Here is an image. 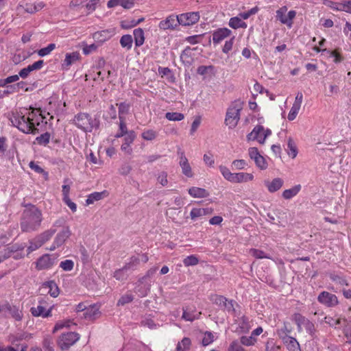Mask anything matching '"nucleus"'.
<instances>
[{"label":"nucleus","instance_id":"1","mask_svg":"<svg viewBox=\"0 0 351 351\" xmlns=\"http://www.w3.org/2000/svg\"><path fill=\"white\" fill-rule=\"evenodd\" d=\"M44 117L36 108H19L12 112L10 120L12 124L25 134H36L38 127L43 123Z\"/></svg>","mask_w":351,"mask_h":351},{"label":"nucleus","instance_id":"2","mask_svg":"<svg viewBox=\"0 0 351 351\" xmlns=\"http://www.w3.org/2000/svg\"><path fill=\"white\" fill-rule=\"evenodd\" d=\"M42 221V213L35 206L26 209L21 221V228L23 232H31L36 230Z\"/></svg>","mask_w":351,"mask_h":351},{"label":"nucleus","instance_id":"3","mask_svg":"<svg viewBox=\"0 0 351 351\" xmlns=\"http://www.w3.org/2000/svg\"><path fill=\"white\" fill-rule=\"evenodd\" d=\"M73 123L84 132H92L97 130L100 125L97 117H93L89 114L80 112L74 117Z\"/></svg>","mask_w":351,"mask_h":351},{"label":"nucleus","instance_id":"4","mask_svg":"<svg viewBox=\"0 0 351 351\" xmlns=\"http://www.w3.org/2000/svg\"><path fill=\"white\" fill-rule=\"evenodd\" d=\"M244 103L240 99H237L231 103L227 109L225 124L230 129H234L240 120V113L243 108Z\"/></svg>","mask_w":351,"mask_h":351},{"label":"nucleus","instance_id":"5","mask_svg":"<svg viewBox=\"0 0 351 351\" xmlns=\"http://www.w3.org/2000/svg\"><path fill=\"white\" fill-rule=\"evenodd\" d=\"M219 169L223 177L232 183H243L252 181L254 176L252 173L246 172L232 173L230 169L223 165H220Z\"/></svg>","mask_w":351,"mask_h":351},{"label":"nucleus","instance_id":"6","mask_svg":"<svg viewBox=\"0 0 351 351\" xmlns=\"http://www.w3.org/2000/svg\"><path fill=\"white\" fill-rule=\"evenodd\" d=\"M293 320L298 326V331L304 328L307 333L313 337L315 333V325L310 320L300 313H295L293 316Z\"/></svg>","mask_w":351,"mask_h":351},{"label":"nucleus","instance_id":"7","mask_svg":"<svg viewBox=\"0 0 351 351\" xmlns=\"http://www.w3.org/2000/svg\"><path fill=\"white\" fill-rule=\"evenodd\" d=\"M271 132L269 129H265L263 126L258 125L247 134V141H257L260 144H264L265 139L270 136Z\"/></svg>","mask_w":351,"mask_h":351},{"label":"nucleus","instance_id":"8","mask_svg":"<svg viewBox=\"0 0 351 351\" xmlns=\"http://www.w3.org/2000/svg\"><path fill=\"white\" fill-rule=\"evenodd\" d=\"M295 16L296 12L295 10H290L287 12V8L286 6H282L276 11V19L289 28L292 27Z\"/></svg>","mask_w":351,"mask_h":351},{"label":"nucleus","instance_id":"9","mask_svg":"<svg viewBox=\"0 0 351 351\" xmlns=\"http://www.w3.org/2000/svg\"><path fill=\"white\" fill-rule=\"evenodd\" d=\"M0 313L4 316H11L16 321H20L23 317L22 311L16 306L11 305L5 301L0 304Z\"/></svg>","mask_w":351,"mask_h":351},{"label":"nucleus","instance_id":"10","mask_svg":"<svg viewBox=\"0 0 351 351\" xmlns=\"http://www.w3.org/2000/svg\"><path fill=\"white\" fill-rule=\"evenodd\" d=\"M80 339V335L75 332L63 333L58 339V344L61 350H66Z\"/></svg>","mask_w":351,"mask_h":351},{"label":"nucleus","instance_id":"11","mask_svg":"<svg viewBox=\"0 0 351 351\" xmlns=\"http://www.w3.org/2000/svg\"><path fill=\"white\" fill-rule=\"evenodd\" d=\"M45 304L46 302L43 298L39 300L37 306L31 308L32 315L34 317H42L43 318L51 317L53 306L48 307Z\"/></svg>","mask_w":351,"mask_h":351},{"label":"nucleus","instance_id":"12","mask_svg":"<svg viewBox=\"0 0 351 351\" xmlns=\"http://www.w3.org/2000/svg\"><path fill=\"white\" fill-rule=\"evenodd\" d=\"M56 258L49 254H44L36 262V268L38 270L49 269L55 264Z\"/></svg>","mask_w":351,"mask_h":351},{"label":"nucleus","instance_id":"13","mask_svg":"<svg viewBox=\"0 0 351 351\" xmlns=\"http://www.w3.org/2000/svg\"><path fill=\"white\" fill-rule=\"evenodd\" d=\"M199 19V14L197 12H187L178 15L180 25L190 26L196 23Z\"/></svg>","mask_w":351,"mask_h":351},{"label":"nucleus","instance_id":"14","mask_svg":"<svg viewBox=\"0 0 351 351\" xmlns=\"http://www.w3.org/2000/svg\"><path fill=\"white\" fill-rule=\"evenodd\" d=\"M71 232L69 227H64L60 232H59L56 236L53 245L50 247V250H54L55 249L62 246L66 239L71 236Z\"/></svg>","mask_w":351,"mask_h":351},{"label":"nucleus","instance_id":"15","mask_svg":"<svg viewBox=\"0 0 351 351\" xmlns=\"http://www.w3.org/2000/svg\"><path fill=\"white\" fill-rule=\"evenodd\" d=\"M319 303L328 307L335 306L338 304L337 297L328 291H322L317 297Z\"/></svg>","mask_w":351,"mask_h":351},{"label":"nucleus","instance_id":"16","mask_svg":"<svg viewBox=\"0 0 351 351\" xmlns=\"http://www.w3.org/2000/svg\"><path fill=\"white\" fill-rule=\"evenodd\" d=\"M179 165L181 167L182 173L187 178H192L193 173L189 162L183 152H179Z\"/></svg>","mask_w":351,"mask_h":351},{"label":"nucleus","instance_id":"17","mask_svg":"<svg viewBox=\"0 0 351 351\" xmlns=\"http://www.w3.org/2000/svg\"><path fill=\"white\" fill-rule=\"evenodd\" d=\"M183 313L182 318L186 322H193L199 318L201 312H198L196 308L193 306H187L183 307Z\"/></svg>","mask_w":351,"mask_h":351},{"label":"nucleus","instance_id":"18","mask_svg":"<svg viewBox=\"0 0 351 351\" xmlns=\"http://www.w3.org/2000/svg\"><path fill=\"white\" fill-rule=\"evenodd\" d=\"M136 138V134L133 130H130L128 134L123 138V142L121 146V149L126 154L130 155L132 153L131 145Z\"/></svg>","mask_w":351,"mask_h":351},{"label":"nucleus","instance_id":"19","mask_svg":"<svg viewBox=\"0 0 351 351\" xmlns=\"http://www.w3.org/2000/svg\"><path fill=\"white\" fill-rule=\"evenodd\" d=\"M178 25H180V21H178V15H171L168 16L165 20L161 21L159 23L158 27L160 29L163 30L173 29Z\"/></svg>","mask_w":351,"mask_h":351},{"label":"nucleus","instance_id":"20","mask_svg":"<svg viewBox=\"0 0 351 351\" xmlns=\"http://www.w3.org/2000/svg\"><path fill=\"white\" fill-rule=\"evenodd\" d=\"M264 184L269 193H275L279 191L284 184V180L280 178H276L272 180H266Z\"/></svg>","mask_w":351,"mask_h":351},{"label":"nucleus","instance_id":"21","mask_svg":"<svg viewBox=\"0 0 351 351\" xmlns=\"http://www.w3.org/2000/svg\"><path fill=\"white\" fill-rule=\"evenodd\" d=\"M114 35V30L112 29H104L93 34L94 40L99 43H103L109 40Z\"/></svg>","mask_w":351,"mask_h":351},{"label":"nucleus","instance_id":"22","mask_svg":"<svg viewBox=\"0 0 351 351\" xmlns=\"http://www.w3.org/2000/svg\"><path fill=\"white\" fill-rule=\"evenodd\" d=\"M44 64V62L42 60H38L33 63L32 64L28 65L27 67L21 69L19 73V77L25 79L26 78L29 73L36 70H40Z\"/></svg>","mask_w":351,"mask_h":351},{"label":"nucleus","instance_id":"23","mask_svg":"<svg viewBox=\"0 0 351 351\" xmlns=\"http://www.w3.org/2000/svg\"><path fill=\"white\" fill-rule=\"evenodd\" d=\"M231 34V31L228 28H219L213 33V41L215 44L221 43L223 40Z\"/></svg>","mask_w":351,"mask_h":351},{"label":"nucleus","instance_id":"24","mask_svg":"<svg viewBox=\"0 0 351 351\" xmlns=\"http://www.w3.org/2000/svg\"><path fill=\"white\" fill-rule=\"evenodd\" d=\"M282 343L289 351H302L300 343L293 337H283Z\"/></svg>","mask_w":351,"mask_h":351},{"label":"nucleus","instance_id":"25","mask_svg":"<svg viewBox=\"0 0 351 351\" xmlns=\"http://www.w3.org/2000/svg\"><path fill=\"white\" fill-rule=\"evenodd\" d=\"M41 289L53 298H56L59 295V289L53 281L44 282Z\"/></svg>","mask_w":351,"mask_h":351},{"label":"nucleus","instance_id":"26","mask_svg":"<svg viewBox=\"0 0 351 351\" xmlns=\"http://www.w3.org/2000/svg\"><path fill=\"white\" fill-rule=\"evenodd\" d=\"M99 308L98 306L94 304L90 306L88 308H85L84 312V317L88 320H94L100 316Z\"/></svg>","mask_w":351,"mask_h":351},{"label":"nucleus","instance_id":"27","mask_svg":"<svg viewBox=\"0 0 351 351\" xmlns=\"http://www.w3.org/2000/svg\"><path fill=\"white\" fill-rule=\"evenodd\" d=\"M213 210L208 208H193L190 213V217L192 220L195 221L199 218L211 214Z\"/></svg>","mask_w":351,"mask_h":351},{"label":"nucleus","instance_id":"28","mask_svg":"<svg viewBox=\"0 0 351 351\" xmlns=\"http://www.w3.org/2000/svg\"><path fill=\"white\" fill-rule=\"evenodd\" d=\"M80 53L79 52H73V53H67L65 55V59L62 63V67L64 69H69L70 66L75 63L80 59Z\"/></svg>","mask_w":351,"mask_h":351},{"label":"nucleus","instance_id":"29","mask_svg":"<svg viewBox=\"0 0 351 351\" xmlns=\"http://www.w3.org/2000/svg\"><path fill=\"white\" fill-rule=\"evenodd\" d=\"M189 193L195 198L206 197L209 195V193L206 189L195 186L189 189Z\"/></svg>","mask_w":351,"mask_h":351},{"label":"nucleus","instance_id":"30","mask_svg":"<svg viewBox=\"0 0 351 351\" xmlns=\"http://www.w3.org/2000/svg\"><path fill=\"white\" fill-rule=\"evenodd\" d=\"M301 188L300 184L295 185L291 189L285 190L282 193V196L285 199H291L298 194Z\"/></svg>","mask_w":351,"mask_h":351},{"label":"nucleus","instance_id":"31","mask_svg":"<svg viewBox=\"0 0 351 351\" xmlns=\"http://www.w3.org/2000/svg\"><path fill=\"white\" fill-rule=\"evenodd\" d=\"M107 195L108 193L106 191H104L102 192H94L88 196L86 202L88 205L92 204L95 201H99L101 199L104 197L106 196Z\"/></svg>","mask_w":351,"mask_h":351},{"label":"nucleus","instance_id":"32","mask_svg":"<svg viewBox=\"0 0 351 351\" xmlns=\"http://www.w3.org/2000/svg\"><path fill=\"white\" fill-rule=\"evenodd\" d=\"M287 154L291 158H295L298 155V148L294 141L289 137L287 140Z\"/></svg>","mask_w":351,"mask_h":351},{"label":"nucleus","instance_id":"33","mask_svg":"<svg viewBox=\"0 0 351 351\" xmlns=\"http://www.w3.org/2000/svg\"><path fill=\"white\" fill-rule=\"evenodd\" d=\"M131 267V264H127L123 268L117 269L114 273V277L118 280H123L128 276L127 271Z\"/></svg>","mask_w":351,"mask_h":351},{"label":"nucleus","instance_id":"34","mask_svg":"<svg viewBox=\"0 0 351 351\" xmlns=\"http://www.w3.org/2000/svg\"><path fill=\"white\" fill-rule=\"evenodd\" d=\"M238 324L242 332H247L252 328L249 318L245 316H243L239 319Z\"/></svg>","mask_w":351,"mask_h":351},{"label":"nucleus","instance_id":"35","mask_svg":"<svg viewBox=\"0 0 351 351\" xmlns=\"http://www.w3.org/2000/svg\"><path fill=\"white\" fill-rule=\"evenodd\" d=\"M134 36L135 45L136 47L141 46L145 41L144 32L141 28L135 29L134 30Z\"/></svg>","mask_w":351,"mask_h":351},{"label":"nucleus","instance_id":"36","mask_svg":"<svg viewBox=\"0 0 351 351\" xmlns=\"http://www.w3.org/2000/svg\"><path fill=\"white\" fill-rule=\"evenodd\" d=\"M191 341L188 337H184L177 344L175 351H189L191 347Z\"/></svg>","mask_w":351,"mask_h":351},{"label":"nucleus","instance_id":"37","mask_svg":"<svg viewBox=\"0 0 351 351\" xmlns=\"http://www.w3.org/2000/svg\"><path fill=\"white\" fill-rule=\"evenodd\" d=\"M133 38L130 34L123 35L120 39V44L123 48L130 50L132 47Z\"/></svg>","mask_w":351,"mask_h":351},{"label":"nucleus","instance_id":"38","mask_svg":"<svg viewBox=\"0 0 351 351\" xmlns=\"http://www.w3.org/2000/svg\"><path fill=\"white\" fill-rule=\"evenodd\" d=\"M56 231V229L51 228L49 230L45 231L43 233L36 237L40 241V242H42V244L43 245L52 237Z\"/></svg>","mask_w":351,"mask_h":351},{"label":"nucleus","instance_id":"39","mask_svg":"<svg viewBox=\"0 0 351 351\" xmlns=\"http://www.w3.org/2000/svg\"><path fill=\"white\" fill-rule=\"evenodd\" d=\"M157 136L158 132L152 129L145 130L141 134V137L145 141H153Z\"/></svg>","mask_w":351,"mask_h":351},{"label":"nucleus","instance_id":"40","mask_svg":"<svg viewBox=\"0 0 351 351\" xmlns=\"http://www.w3.org/2000/svg\"><path fill=\"white\" fill-rule=\"evenodd\" d=\"M248 164L246 160L243 159L234 160L232 162V168L237 170L245 169Z\"/></svg>","mask_w":351,"mask_h":351},{"label":"nucleus","instance_id":"41","mask_svg":"<svg viewBox=\"0 0 351 351\" xmlns=\"http://www.w3.org/2000/svg\"><path fill=\"white\" fill-rule=\"evenodd\" d=\"M165 118L169 121H182L184 118V115L180 112H167L165 114Z\"/></svg>","mask_w":351,"mask_h":351},{"label":"nucleus","instance_id":"42","mask_svg":"<svg viewBox=\"0 0 351 351\" xmlns=\"http://www.w3.org/2000/svg\"><path fill=\"white\" fill-rule=\"evenodd\" d=\"M71 324H73V323L70 319L58 321L56 324V325L53 329V332H56V331H58L60 329H62L63 328H69L71 326Z\"/></svg>","mask_w":351,"mask_h":351},{"label":"nucleus","instance_id":"43","mask_svg":"<svg viewBox=\"0 0 351 351\" xmlns=\"http://www.w3.org/2000/svg\"><path fill=\"white\" fill-rule=\"evenodd\" d=\"M183 263L186 267L195 266L199 263V258L195 255H190L184 258Z\"/></svg>","mask_w":351,"mask_h":351},{"label":"nucleus","instance_id":"44","mask_svg":"<svg viewBox=\"0 0 351 351\" xmlns=\"http://www.w3.org/2000/svg\"><path fill=\"white\" fill-rule=\"evenodd\" d=\"M56 49V45L51 43L46 47H43L37 51L38 55L40 57H44L51 53V52Z\"/></svg>","mask_w":351,"mask_h":351},{"label":"nucleus","instance_id":"45","mask_svg":"<svg viewBox=\"0 0 351 351\" xmlns=\"http://www.w3.org/2000/svg\"><path fill=\"white\" fill-rule=\"evenodd\" d=\"M134 299V296L130 293H126L121 295L117 302V306H123L126 304L130 303Z\"/></svg>","mask_w":351,"mask_h":351},{"label":"nucleus","instance_id":"46","mask_svg":"<svg viewBox=\"0 0 351 351\" xmlns=\"http://www.w3.org/2000/svg\"><path fill=\"white\" fill-rule=\"evenodd\" d=\"M119 132L116 134V138L124 137L125 136L128 134L130 131L128 130L127 126L125 123V119H119Z\"/></svg>","mask_w":351,"mask_h":351},{"label":"nucleus","instance_id":"47","mask_svg":"<svg viewBox=\"0 0 351 351\" xmlns=\"http://www.w3.org/2000/svg\"><path fill=\"white\" fill-rule=\"evenodd\" d=\"M256 342V339L254 337H252V335L247 337V336H242L240 338V343L243 346H254Z\"/></svg>","mask_w":351,"mask_h":351},{"label":"nucleus","instance_id":"48","mask_svg":"<svg viewBox=\"0 0 351 351\" xmlns=\"http://www.w3.org/2000/svg\"><path fill=\"white\" fill-rule=\"evenodd\" d=\"M42 245V242H40V241L37 237H36L30 241L29 245L27 247V252L28 253H31L40 247Z\"/></svg>","mask_w":351,"mask_h":351},{"label":"nucleus","instance_id":"49","mask_svg":"<svg viewBox=\"0 0 351 351\" xmlns=\"http://www.w3.org/2000/svg\"><path fill=\"white\" fill-rule=\"evenodd\" d=\"M130 106L124 102L120 103L119 105V119H125L124 116L128 114Z\"/></svg>","mask_w":351,"mask_h":351},{"label":"nucleus","instance_id":"50","mask_svg":"<svg viewBox=\"0 0 351 351\" xmlns=\"http://www.w3.org/2000/svg\"><path fill=\"white\" fill-rule=\"evenodd\" d=\"M291 332V328H289L286 324H284V326L277 330V335L279 338L282 341L283 337H290L289 335Z\"/></svg>","mask_w":351,"mask_h":351},{"label":"nucleus","instance_id":"51","mask_svg":"<svg viewBox=\"0 0 351 351\" xmlns=\"http://www.w3.org/2000/svg\"><path fill=\"white\" fill-rule=\"evenodd\" d=\"M254 161L256 166L261 170H265L268 167L267 162L262 155H260V156Z\"/></svg>","mask_w":351,"mask_h":351},{"label":"nucleus","instance_id":"52","mask_svg":"<svg viewBox=\"0 0 351 351\" xmlns=\"http://www.w3.org/2000/svg\"><path fill=\"white\" fill-rule=\"evenodd\" d=\"M300 107L301 106L298 104H293V106H292V107L288 114V117H287V118L289 121H293L296 118V117L299 112V110L300 109Z\"/></svg>","mask_w":351,"mask_h":351},{"label":"nucleus","instance_id":"53","mask_svg":"<svg viewBox=\"0 0 351 351\" xmlns=\"http://www.w3.org/2000/svg\"><path fill=\"white\" fill-rule=\"evenodd\" d=\"M29 167L35 172L40 174H43L45 178H47L48 173L46 172L40 166L34 161H31L29 164Z\"/></svg>","mask_w":351,"mask_h":351},{"label":"nucleus","instance_id":"54","mask_svg":"<svg viewBox=\"0 0 351 351\" xmlns=\"http://www.w3.org/2000/svg\"><path fill=\"white\" fill-rule=\"evenodd\" d=\"M215 337L213 332H206L202 339V344L206 346L210 345L215 340Z\"/></svg>","mask_w":351,"mask_h":351},{"label":"nucleus","instance_id":"55","mask_svg":"<svg viewBox=\"0 0 351 351\" xmlns=\"http://www.w3.org/2000/svg\"><path fill=\"white\" fill-rule=\"evenodd\" d=\"M330 279L335 282V283L341 285V286H348V283L347 282V280L341 276L337 275V274H332L330 275Z\"/></svg>","mask_w":351,"mask_h":351},{"label":"nucleus","instance_id":"56","mask_svg":"<svg viewBox=\"0 0 351 351\" xmlns=\"http://www.w3.org/2000/svg\"><path fill=\"white\" fill-rule=\"evenodd\" d=\"M250 253L256 258H270L263 251L257 249H251Z\"/></svg>","mask_w":351,"mask_h":351},{"label":"nucleus","instance_id":"57","mask_svg":"<svg viewBox=\"0 0 351 351\" xmlns=\"http://www.w3.org/2000/svg\"><path fill=\"white\" fill-rule=\"evenodd\" d=\"M74 263L71 260H65L62 261L60 263V267L64 270L66 271H71L73 269Z\"/></svg>","mask_w":351,"mask_h":351},{"label":"nucleus","instance_id":"58","mask_svg":"<svg viewBox=\"0 0 351 351\" xmlns=\"http://www.w3.org/2000/svg\"><path fill=\"white\" fill-rule=\"evenodd\" d=\"M228 351H247L238 341H233L229 346Z\"/></svg>","mask_w":351,"mask_h":351},{"label":"nucleus","instance_id":"59","mask_svg":"<svg viewBox=\"0 0 351 351\" xmlns=\"http://www.w3.org/2000/svg\"><path fill=\"white\" fill-rule=\"evenodd\" d=\"M69 179L64 180V184L62 186V199L69 197L70 185L67 184L69 182Z\"/></svg>","mask_w":351,"mask_h":351},{"label":"nucleus","instance_id":"60","mask_svg":"<svg viewBox=\"0 0 351 351\" xmlns=\"http://www.w3.org/2000/svg\"><path fill=\"white\" fill-rule=\"evenodd\" d=\"M157 180L163 186L167 185V173L165 171L159 173L157 177Z\"/></svg>","mask_w":351,"mask_h":351},{"label":"nucleus","instance_id":"61","mask_svg":"<svg viewBox=\"0 0 351 351\" xmlns=\"http://www.w3.org/2000/svg\"><path fill=\"white\" fill-rule=\"evenodd\" d=\"M241 19L237 16L232 17L229 21V26L232 29H239Z\"/></svg>","mask_w":351,"mask_h":351},{"label":"nucleus","instance_id":"62","mask_svg":"<svg viewBox=\"0 0 351 351\" xmlns=\"http://www.w3.org/2000/svg\"><path fill=\"white\" fill-rule=\"evenodd\" d=\"M98 45L96 44L86 45L82 48L84 54L88 55L90 53L97 50Z\"/></svg>","mask_w":351,"mask_h":351},{"label":"nucleus","instance_id":"63","mask_svg":"<svg viewBox=\"0 0 351 351\" xmlns=\"http://www.w3.org/2000/svg\"><path fill=\"white\" fill-rule=\"evenodd\" d=\"M204 162L208 167H213L215 160L211 154H205L203 157Z\"/></svg>","mask_w":351,"mask_h":351},{"label":"nucleus","instance_id":"64","mask_svg":"<svg viewBox=\"0 0 351 351\" xmlns=\"http://www.w3.org/2000/svg\"><path fill=\"white\" fill-rule=\"evenodd\" d=\"M248 154L250 158L253 160H255L261 155L258 149L254 147L248 149Z\"/></svg>","mask_w":351,"mask_h":351}]
</instances>
